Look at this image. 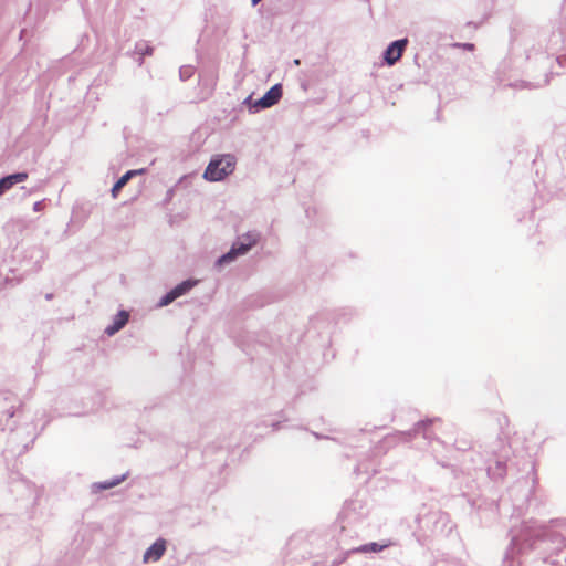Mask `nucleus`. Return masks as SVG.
I'll return each instance as SVG.
<instances>
[{"mask_svg":"<svg viewBox=\"0 0 566 566\" xmlns=\"http://www.w3.org/2000/svg\"><path fill=\"white\" fill-rule=\"evenodd\" d=\"M195 285V282H191V281H185L182 283H180L179 285H177L175 289H172L174 291H178V296H181L184 295L186 292H188L192 286Z\"/></svg>","mask_w":566,"mask_h":566,"instance_id":"10","label":"nucleus"},{"mask_svg":"<svg viewBox=\"0 0 566 566\" xmlns=\"http://www.w3.org/2000/svg\"><path fill=\"white\" fill-rule=\"evenodd\" d=\"M144 170L143 169H138V170H129L127 171L126 174H124L116 182L115 185L113 186L112 188V196L114 198L117 197L118 192L122 190V188L128 182V180L136 176V175H139V174H143Z\"/></svg>","mask_w":566,"mask_h":566,"instance_id":"8","label":"nucleus"},{"mask_svg":"<svg viewBox=\"0 0 566 566\" xmlns=\"http://www.w3.org/2000/svg\"><path fill=\"white\" fill-rule=\"evenodd\" d=\"M195 285V282H191V281H185L182 283H180L179 285H177L175 289H172L174 291H178V296H181L184 295L186 292H188L192 286Z\"/></svg>","mask_w":566,"mask_h":566,"instance_id":"9","label":"nucleus"},{"mask_svg":"<svg viewBox=\"0 0 566 566\" xmlns=\"http://www.w3.org/2000/svg\"><path fill=\"white\" fill-rule=\"evenodd\" d=\"M166 551V542L158 539L144 554V562H157Z\"/></svg>","mask_w":566,"mask_h":566,"instance_id":"5","label":"nucleus"},{"mask_svg":"<svg viewBox=\"0 0 566 566\" xmlns=\"http://www.w3.org/2000/svg\"><path fill=\"white\" fill-rule=\"evenodd\" d=\"M128 317L129 314L126 311L118 312L114 318L113 324L105 328V333L109 336L114 335L126 325Z\"/></svg>","mask_w":566,"mask_h":566,"instance_id":"7","label":"nucleus"},{"mask_svg":"<svg viewBox=\"0 0 566 566\" xmlns=\"http://www.w3.org/2000/svg\"><path fill=\"white\" fill-rule=\"evenodd\" d=\"M253 6H256L261 0H251Z\"/></svg>","mask_w":566,"mask_h":566,"instance_id":"14","label":"nucleus"},{"mask_svg":"<svg viewBox=\"0 0 566 566\" xmlns=\"http://www.w3.org/2000/svg\"><path fill=\"white\" fill-rule=\"evenodd\" d=\"M178 291H174L171 290L169 293H167L160 301V305L161 306H165V305H168L169 303L174 302L176 298H178Z\"/></svg>","mask_w":566,"mask_h":566,"instance_id":"11","label":"nucleus"},{"mask_svg":"<svg viewBox=\"0 0 566 566\" xmlns=\"http://www.w3.org/2000/svg\"><path fill=\"white\" fill-rule=\"evenodd\" d=\"M119 483V481H113V482H109V483H106V484H103L102 485V489H109V488H113L115 485H117Z\"/></svg>","mask_w":566,"mask_h":566,"instance_id":"13","label":"nucleus"},{"mask_svg":"<svg viewBox=\"0 0 566 566\" xmlns=\"http://www.w3.org/2000/svg\"><path fill=\"white\" fill-rule=\"evenodd\" d=\"M235 168V158L232 155L218 156L210 160L203 178L209 181H220L232 174Z\"/></svg>","mask_w":566,"mask_h":566,"instance_id":"1","label":"nucleus"},{"mask_svg":"<svg viewBox=\"0 0 566 566\" xmlns=\"http://www.w3.org/2000/svg\"><path fill=\"white\" fill-rule=\"evenodd\" d=\"M281 97L282 86L280 84H276L264 94V96L258 102V105H260L263 108H268L275 105Z\"/></svg>","mask_w":566,"mask_h":566,"instance_id":"4","label":"nucleus"},{"mask_svg":"<svg viewBox=\"0 0 566 566\" xmlns=\"http://www.w3.org/2000/svg\"><path fill=\"white\" fill-rule=\"evenodd\" d=\"M465 46H467V49H472V48H473V44H468V45H465Z\"/></svg>","mask_w":566,"mask_h":566,"instance_id":"15","label":"nucleus"},{"mask_svg":"<svg viewBox=\"0 0 566 566\" xmlns=\"http://www.w3.org/2000/svg\"><path fill=\"white\" fill-rule=\"evenodd\" d=\"M258 242V235L254 233L245 234L240 242L233 243L230 251L223 254L219 260L218 264L222 265L234 261L239 255L245 254L253 245Z\"/></svg>","mask_w":566,"mask_h":566,"instance_id":"2","label":"nucleus"},{"mask_svg":"<svg viewBox=\"0 0 566 566\" xmlns=\"http://www.w3.org/2000/svg\"><path fill=\"white\" fill-rule=\"evenodd\" d=\"M28 178L27 172H18L13 175H9L2 179H0V196L3 195L6 191L11 189L13 185L18 182H22Z\"/></svg>","mask_w":566,"mask_h":566,"instance_id":"6","label":"nucleus"},{"mask_svg":"<svg viewBox=\"0 0 566 566\" xmlns=\"http://www.w3.org/2000/svg\"><path fill=\"white\" fill-rule=\"evenodd\" d=\"M408 44L407 39H401L392 42L385 51V61L388 65H394L402 55Z\"/></svg>","mask_w":566,"mask_h":566,"instance_id":"3","label":"nucleus"},{"mask_svg":"<svg viewBox=\"0 0 566 566\" xmlns=\"http://www.w3.org/2000/svg\"><path fill=\"white\" fill-rule=\"evenodd\" d=\"M387 545H379L377 543H370V544H366L361 547V551L363 552H380L381 549H384Z\"/></svg>","mask_w":566,"mask_h":566,"instance_id":"12","label":"nucleus"}]
</instances>
